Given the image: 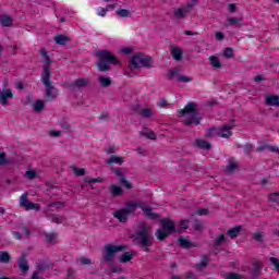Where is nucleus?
<instances>
[{"label":"nucleus","instance_id":"obj_1","mask_svg":"<svg viewBox=\"0 0 279 279\" xmlns=\"http://www.w3.org/2000/svg\"><path fill=\"white\" fill-rule=\"evenodd\" d=\"M39 56L44 58L45 62L43 65V72H41V82L44 86H46V97L48 101H53L58 97V89L56 86L51 84V58H49V53L47 52V49L41 48L39 50Z\"/></svg>","mask_w":279,"mask_h":279},{"label":"nucleus","instance_id":"obj_2","mask_svg":"<svg viewBox=\"0 0 279 279\" xmlns=\"http://www.w3.org/2000/svg\"><path fill=\"white\" fill-rule=\"evenodd\" d=\"M128 250L126 245H114L108 243L102 248L101 264L106 263L111 269V274H123V267L121 265L114 264V257L119 252Z\"/></svg>","mask_w":279,"mask_h":279},{"label":"nucleus","instance_id":"obj_3","mask_svg":"<svg viewBox=\"0 0 279 279\" xmlns=\"http://www.w3.org/2000/svg\"><path fill=\"white\" fill-rule=\"evenodd\" d=\"M199 105L195 102H189L185 105L183 109L179 111V113L182 117H186L185 120L183 121V124L186 125V128H190V125H199L202 123V117H199Z\"/></svg>","mask_w":279,"mask_h":279},{"label":"nucleus","instance_id":"obj_4","mask_svg":"<svg viewBox=\"0 0 279 279\" xmlns=\"http://www.w3.org/2000/svg\"><path fill=\"white\" fill-rule=\"evenodd\" d=\"M96 58L99 60L96 66L100 73H108L111 70V64H119V59L110 50L96 51Z\"/></svg>","mask_w":279,"mask_h":279},{"label":"nucleus","instance_id":"obj_5","mask_svg":"<svg viewBox=\"0 0 279 279\" xmlns=\"http://www.w3.org/2000/svg\"><path fill=\"white\" fill-rule=\"evenodd\" d=\"M134 239L140 247H145V252H149V247L154 245V235L147 226L143 225L141 231H136Z\"/></svg>","mask_w":279,"mask_h":279},{"label":"nucleus","instance_id":"obj_6","mask_svg":"<svg viewBox=\"0 0 279 279\" xmlns=\"http://www.w3.org/2000/svg\"><path fill=\"white\" fill-rule=\"evenodd\" d=\"M160 226L161 228H159L156 232V236L158 241H165L167 236H169L170 234H173V232H177L175 223L173 222V220L169 218L161 219Z\"/></svg>","mask_w":279,"mask_h":279},{"label":"nucleus","instance_id":"obj_7","mask_svg":"<svg viewBox=\"0 0 279 279\" xmlns=\"http://www.w3.org/2000/svg\"><path fill=\"white\" fill-rule=\"evenodd\" d=\"M138 206H142L141 203L131 202L125 205L124 208L114 211L113 217L120 221V223H126L130 215L135 213Z\"/></svg>","mask_w":279,"mask_h":279},{"label":"nucleus","instance_id":"obj_8","mask_svg":"<svg viewBox=\"0 0 279 279\" xmlns=\"http://www.w3.org/2000/svg\"><path fill=\"white\" fill-rule=\"evenodd\" d=\"M130 64L131 69H141V66L151 69V57L137 52L132 57Z\"/></svg>","mask_w":279,"mask_h":279},{"label":"nucleus","instance_id":"obj_9","mask_svg":"<svg viewBox=\"0 0 279 279\" xmlns=\"http://www.w3.org/2000/svg\"><path fill=\"white\" fill-rule=\"evenodd\" d=\"M20 206L21 208H25V210H40V205L31 202L29 198H27V193L20 197Z\"/></svg>","mask_w":279,"mask_h":279},{"label":"nucleus","instance_id":"obj_10","mask_svg":"<svg viewBox=\"0 0 279 279\" xmlns=\"http://www.w3.org/2000/svg\"><path fill=\"white\" fill-rule=\"evenodd\" d=\"M88 84H90V78H77L75 82L69 83L68 88L70 90H81V88L88 86Z\"/></svg>","mask_w":279,"mask_h":279},{"label":"nucleus","instance_id":"obj_11","mask_svg":"<svg viewBox=\"0 0 279 279\" xmlns=\"http://www.w3.org/2000/svg\"><path fill=\"white\" fill-rule=\"evenodd\" d=\"M110 171L116 173L118 178H120V184L125 186V189H132V183L125 179V174L123 173V169L121 168H111Z\"/></svg>","mask_w":279,"mask_h":279},{"label":"nucleus","instance_id":"obj_12","mask_svg":"<svg viewBox=\"0 0 279 279\" xmlns=\"http://www.w3.org/2000/svg\"><path fill=\"white\" fill-rule=\"evenodd\" d=\"M232 128H234V125H225L217 129L216 136H220L221 138H230V136H232Z\"/></svg>","mask_w":279,"mask_h":279},{"label":"nucleus","instance_id":"obj_13","mask_svg":"<svg viewBox=\"0 0 279 279\" xmlns=\"http://www.w3.org/2000/svg\"><path fill=\"white\" fill-rule=\"evenodd\" d=\"M17 267L21 269L22 274H27L29 271V264L27 263V254L23 253L17 260Z\"/></svg>","mask_w":279,"mask_h":279},{"label":"nucleus","instance_id":"obj_14","mask_svg":"<svg viewBox=\"0 0 279 279\" xmlns=\"http://www.w3.org/2000/svg\"><path fill=\"white\" fill-rule=\"evenodd\" d=\"M14 94L10 89L0 90V104L1 106H5L8 104V99H12Z\"/></svg>","mask_w":279,"mask_h":279},{"label":"nucleus","instance_id":"obj_15","mask_svg":"<svg viewBox=\"0 0 279 279\" xmlns=\"http://www.w3.org/2000/svg\"><path fill=\"white\" fill-rule=\"evenodd\" d=\"M193 147H198V149H205L206 151L213 149V145L210 143L199 138L195 140V142L193 143Z\"/></svg>","mask_w":279,"mask_h":279},{"label":"nucleus","instance_id":"obj_16","mask_svg":"<svg viewBox=\"0 0 279 279\" xmlns=\"http://www.w3.org/2000/svg\"><path fill=\"white\" fill-rule=\"evenodd\" d=\"M38 271H47L49 269H53V263L49 259H43L41 262L37 263Z\"/></svg>","mask_w":279,"mask_h":279},{"label":"nucleus","instance_id":"obj_17","mask_svg":"<svg viewBox=\"0 0 279 279\" xmlns=\"http://www.w3.org/2000/svg\"><path fill=\"white\" fill-rule=\"evenodd\" d=\"M241 21H243V17H228L225 26L226 27H241Z\"/></svg>","mask_w":279,"mask_h":279},{"label":"nucleus","instance_id":"obj_18","mask_svg":"<svg viewBox=\"0 0 279 279\" xmlns=\"http://www.w3.org/2000/svg\"><path fill=\"white\" fill-rule=\"evenodd\" d=\"M137 208H142L143 213L148 217V219H158V214H154L150 207H146L141 203V206H137Z\"/></svg>","mask_w":279,"mask_h":279},{"label":"nucleus","instance_id":"obj_19","mask_svg":"<svg viewBox=\"0 0 279 279\" xmlns=\"http://www.w3.org/2000/svg\"><path fill=\"white\" fill-rule=\"evenodd\" d=\"M241 230H243L242 226H235L227 231V236H230V239H236V236L241 234Z\"/></svg>","mask_w":279,"mask_h":279},{"label":"nucleus","instance_id":"obj_20","mask_svg":"<svg viewBox=\"0 0 279 279\" xmlns=\"http://www.w3.org/2000/svg\"><path fill=\"white\" fill-rule=\"evenodd\" d=\"M46 243H48V245H56V243H58L57 239H58V233H44Z\"/></svg>","mask_w":279,"mask_h":279},{"label":"nucleus","instance_id":"obj_21","mask_svg":"<svg viewBox=\"0 0 279 279\" xmlns=\"http://www.w3.org/2000/svg\"><path fill=\"white\" fill-rule=\"evenodd\" d=\"M209 262L210 259L208 258V255H202L201 263L196 264L195 267L198 271H202V269H206L208 267Z\"/></svg>","mask_w":279,"mask_h":279},{"label":"nucleus","instance_id":"obj_22","mask_svg":"<svg viewBox=\"0 0 279 279\" xmlns=\"http://www.w3.org/2000/svg\"><path fill=\"white\" fill-rule=\"evenodd\" d=\"M236 169H239V165L236 163V161H234V159H229L228 166L225 169L226 173H234Z\"/></svg>","mask_w":279,"mask_h":279},{"label":"nucleus","instance_id":"obj_23","mask_svg":"<svg viewBox=\"0 0 279 279\" xmlns=\"http://www.w3.org/2000/svg\"><path fill=\"white\" fill-rule=\"evenodd\" d=\"M140 134L141 136H145V138H149L150 141H156L157 138L156 133L147 128H144Z\"/></svg>","mask_w":279,"mask_h":279},{"label":"nucleus","instance_id":"obj_24","mask_svg":"<svg viewBox=\"0 0 279 279\" xmlns=\"http://www.w3.org/2000/svg\"><path fill=\"white\" fill-rule=\"evenodd\" d=\"M189 8H179L174 9V16L175 19H186V14H189Z\"/></svg>","mask_w":279,"mask_h":279},{"label":"nucleus","instance_id":"obj_25","mask_svg":"<svg viewBox=\"0 0 279 279\" xmlns=\"http://www.w3.org/2000/svg\"><path fill=\"white\" fill-rule=\"evenodd\" d=\"M109 193H111L112 197H119L120 195H123V189H121V186L111 184L109 186Z\"/></svg>","mask_w":279,"mask_h":279},{"label":"nucleus","instance_id":"obj_26","mask_svg":"<svg viewBox=\"0 0 279 279\" xmlns=\"http://www.w3.org/2000/svg\"><path fill=\"white\" fill-rule=\"evenodd\" d=\"M0 24L2 27H12V16L8 14L1 15Z\"/></svg>","mask_w":279,"mask_h":279},{"label":"nucleus","instance_id":"obj_27","mask_svg":"<svg viewBox=\"0 0 279 279\" xmlns=\"http://www.w3.org/2000/svg\"><path fill=\"white\" fill-rule=\"evenodd\" d=\"M54 43H57V45H66V43H71V37L66 36V35H57L54 37Z\"/></svg>","mask_w":279,"mask_h":279},{"label":"nucleus","instance_id":"obj_28","mask_svg":"<svg viewBox=\"0 0 279 279\" xmlns=\"http://www.w3.org/2000/svg\"><path fill=\"white\" fill-rule=\"evenodd\" d=\"M266 106H279V96H276V95L266 96Z\"/></svg>","mask_w":279,"mask_h":279},{"label":"nucleus","instance_id":"obj_29","mask_svg":"<svg viewBox=\"0 0 279 279\" xmlns=\"http://www.w3.org/2000/svg\"><path fill=\"white\" fill-rule=\"evenodd\" d=\"M170 53H171L173 60H177V61L182 60V49L180 47L171 48Z\"/></svg>","mask_w":279,"mask_h":279},{"label":"nucleus","instance_id":"obj_30","mask_svg":"<svg viewBox=\"0 0 279 279\" xmlns=\"http://www.w3.org/2000/svg\"><path fill=\"white\" fill-rule=\"evenodd\" d=\"M178 242H179V245H181L184 250H191V247H195V244H193V242L182 236L179 238Z\"/></svg>","mask_w":279,"mask_h":279},{"label":"nucleus","instance_id":"obj_31","mask_svg":"<svg viewBox=\"0 0 279 279\" xmlns=\"http://www.w3.org/2000/svg\"><path fill=\"white\" fill-rule=\"evenodd\" d=\"M106 162L107 165H123L124 160L122 157H119L117 155H111Z\"/></svg>","mask_w":279,"mask_h":279},{"label":"nucleus","instance_id":"obj_32","mask_svg":"<svg viewBox=\"0 0 279 279\" xmlns=\"http://www.w3.org/2000/svg\"><path fill=\"white\" fill-rule=\"evenodd\" d=\"M257 151H279V149L277 148V147H275V146H270L269 144H259L258 146H257V149H256Z\"/></svg>","mask_w":279,"mask_h":279},{"label":"nucleus","instance_id":"obj_33","mask_svg":"<svg viewBox=\"0 0 279 279\" xmlns=\"http://www.w3.org/2000/svg\"><path fill=\"white\" fill-rule=\"evenodd\" d=\"M134 258V253L132 252H125L120 256L119 263H130Z\"/></svg>","mask_w":279,"mask_h":279},{"label":"nucleus","instance_id":"obj_34","mask_svg":"<svg viewBox=\"0 0 279 279\" xmlns=\"http://www.w3.org/2000/svg\"><path fill=\"white\" fill-rule=\"evenodd\" d=\"M209 64L214 66V69H221V61L216 56L209 57Z\"/></svg>","mask_w":279,"mask_h":279},{"label":"nucleus","instance_id":"obj_35","mask_svg":"<svg viewBox=\"0 0 279 279\" xmlns=\"http://www.w3.org/2000/svg\"><path fill=\"white\" fill-rule=\"evenodd\" d=\"M98 82L100 86H104V88H108V86H112V80H110V77L99 76Z\"/></svg>","mask_w":279,"mask_h":279},{"label":"nucleus","instance_id":"obj_36","mask_svg":"<svg viewBox=\"0 0 279 279\" xmlns=\"http://www.w3.org/2000/svg\"><path fill=\"white\" fill-rule=\"evenodd\" d=\"M11 258L12 257L10 256V253H8V251L0 252V263L8 265V263H10Z\"/></svg>","mask_w":279,"mask_h":279},{"label":"nucleus","instance_id":"obj_37","mask_svg":"<svg viewBox=\"0 0 279 279\" xmlns=\"http://www.w3.org/2000/svg\"><path fill=\"white\" fill-rule=\"evenodd\" d=\"M140 117H144V119H149L150 117H154V112L149 108H144L137 112Z\"/></svg>","mask_w":279,"mask_h":279},{"label":"nucleus","instance_id":"obj_38","mask_svg":"<svg viewBox=\"0 0 279 279\" xmlns=\"http://www.w3.org/2000/svg\"><path fill=\"white\" fill-rule=\"evenodd\" d=\"M34 112H43L45 110V102L43 100H36L33 105Z\"/></svg>","mask_w":279,"mask_h":279},{"label":"nucleus","instance_id":"obj_39","mask_svg":"<svg viewBox=\"0 0 279 279\" xmlns=\"http://www.w3.org/2000/svg\"><path fill=\"white\" fill-rule=\"evenodd\" d=\"M12 165V160L5 158V153H0V167Z\"/></svg>","mask_w":279,"mask_h":279},{"label":"nucleus","instance_id":"obj_40","mask_svg":"<svg viewBox=\"0 0 279 279\" xmlns=\"http://www.w3.org/2000/svg\"><path fill=\"white\" fill-rule=\"evenodd\" d=\"M227 239L226 235L220 234L216 236V242H215V247H221V245H223V243H226Z\"/></svg>","mask_w":279,"mask_h":279},{"label":"nucleus","instance_id":"obj_41","mask_svg":"<svg viewBox=\"0 0 279 279\" xmlns=\"http://www.w3.org/2000/svg\"><path fill=\"white\" fill-rule=\"evenodd\" d=\"M168 77H169V80H173V77H178V80H180V69L174 68V69L170 70L168 73Z\"/></svg>","mask_w":279,"mask_h":279},{"label":"nucleus","instance_id":"obj_42","mask_svg":"<svg viewBox=\"0 0 279 279\" xmlns=\"http://www.w3.org/2000/svg\"><path fill=\"white\" fill-rule=\"evenodd\" d=\"M117 15L120 16L121 19H128V16H130V10L120 9L117 11Z\"/></svg>","mask_w":279,"mask_h":279},{"label":"nucleus","instance_id":"obj_43","mask_svg":"<svg viewBox=\"0 0 279 279\" xmlns=\"http://www.w3.org/2000/svg\"><path fill=\"white\" fill-rule=\"evenodd\" d=\"M72 171L78 177L86 175V170L84 168L72 167Z\"/></svg>","mask_w":279,"mask_h":279},{"label":"nucleus","instance_id":"obj_44","mask_svg":"<svg viewBox=\"0 0 279 279\" xmlns=\"http://www.w3.org/2000/svg\"><path fill=\"white\" fill-rule=\"evenodd\" d=\"M184 230H189V226H186V220H182L180 222V229H177L175 232H179V234H182V232H184Z\"/></svg>","mask_w":279,"mask_h":279},{"label":"nucleus","instance_id":"obj_45","mask_svg":"<svg viewBox=\"0 0 279 279\" xmlns=\"http://www.w3.org/2000/svg\"><path fill=\"white\" fill-rule=\"evenodd\" d=\"M225 58H234V50L232 48H225Z\"/></svg>","mask_w":279,"mask_h":279},{"label":"nucleus","instance_id":"obj_46","mask_svg":"<svg viewBox=\"0 0 279 279\" xmlns=\"http://www.w3.org/2000/svg\"><path fill=\"white\" fill-rule=\"evenodd\" d=\"M226 279H243V277H241V275H239L236 272H229L227 275Z\"/></svg>","mask_w":279,"mask_h":279},{"label":"nucleus","instance_id":"obj_47","mask_svg":"<svg viewBox=\"0 0 279 279\" xmlns=\"http://www.w3.org/2000/svg\"><path fill=\"white\" fill-rule=\"evenodd\" d=\"M254 149V146L252 144L244 145V153L250 156L252 154V150Z\"/></svg>","mask_w":279,"mask_h":279},{"label":"nucleus","instance_id":"obj_48","mask_svg":"<svg viewBox=\"0 0 279 279\" xmlns=\"http://www.w3.org/2000/svg\"><path fill=\"white\" fill-rule=\"evenodd\" d=\"M215 134H217V129L216 128H210L206 134L207 138H213V136H215Z\"/></svg>","mask_w":279,"mask_h":279},{"label":"nucleus","instance_id":"obj_49","mask_svg":"<svg viewBox=\"0 0 279 279\" xmlns=\"http://www.w3.org/2000/svg\"><path fill=\"white\" fill-rule=\"evenodd\" d=\"M195 215H198L199 217L204 215H208V208H201L195 211Z\"/></svg>","mask_w":279,"mask_h":279},{"label":"nucleus","instance_id":"obj_50","mask_svg":"<svg viewBox=\"0 0 279 279\" xmlns=\"http://www.w3.org/2000/svg\"><path fill=\"white\" fill-rule=\"evenodd\" d=\"M271 265L275 266L276 270L279 271V260L276 257H270Z\"/></svg>","mask_w":279,"mask_h":279},{"label":"nucleus","instance_id":"obj_51","mask_svg":"<svg viewBox=\"0 0 279 279\" xmlns=\"http://www.w3.org/2000/svg\"><path fill=\"white\" fill-rule=\"evenodd\" d=\"M26 178H28V180H34L36 178V171L34 170L26 171Z\"/></svg>","mask_w":279,"mask_h":279},{"label":"nucleus","instance_id":"obj_52","mask_svg":"<svg viewBox=\"0 0 279 279\" xmlns=\"http://www.w3.org/2000/svg\"><path fill=\"white\" fill-rule=\"evenodd\" d=\"M268 199L269 202H279V193L270 194Z\"/></svg>","mask_w":279,"mask_h":279},{"label":"nucleus","instance_id":"obj_53","mask_svg":"<svg viewBox=\"0 0 279 279\" xmlns=\"http://www.w3.org/2000/svg\"><path fill=\"white\" fill-rule=\"evenodd\" d=\"M51 219H52L53 223H62V221H64L63 217H58L56 215H52Z\"/></svg>","mask_w":279,"mask_h":279},{"label":"nucleus","instance_id":"obj_54","mask_svg":"<svg viewBox=\"0 0 279 279\" xmlns=\"http://www.w3.org/2000/svg\"><path fill=\"white\" fill-rule=\"evenodd\" d=\"M179 82L189 83V82H193V78H191V77H189V76H182V75H180V76H179Z\"/></svg>","mask_w":279,"mask_h":279},{"label":"nucleus","instance_id":"obj_55","mask_svg":"<svg viewBox=\"0 0 279 279\" xmlns=\"http://www.w3.org/2000/svg\"><path fill=\"white\" fill-rule=\"evenodd\" d=\"M60 125H61L62 130H66V131L71 130V124H69V122H66L64 120L61 121Z\"/></svg>","mask_w":279,"mask_h":279},{"label":"nucleus","instance_id":"obj_56","mask_svg":"<svg viewBox=\"0 0 279 279\" xmlns=\"http://www.w3.org/2000/svg\"><path fill=\"white\" fill-rule=\"evenodd\" d=\"M193 228L194 230H202V222L199 220H194Z\"/></svg>","mask_w":279,"mask_h":279},{"label":"nucleus","instance_id":"obj_57","mask_svg":"<svg viewBox=\"0 0 279 279\" xmlns=\"http://www.w3.org/2000/svg\"><path fill=\"white\" fill-rule=\"evenodd\" d=\"M254 239L255 241H257L258 243H262L263 241V232H257L254 234Z\"/></svg>","mask_w":279,"mask_h":279},{"label":"nucleus","instance_id":"obj_58","mask_svg":"<svg viewBox=\"0 0 279 279\" xmlns=\"http://www.w3.org/2000/svg\"><path fill=\"white\" fill-rule=\"evenodd\" d=\"M196 3H197V0H192L184 8H187V10L191 11V9H193L196 5Z\"/></svg>","mask_w":279,"mask_h":279},{"label":"nucleus","instance_id":"obj_59","mask_svg":"<svg viewBox=\"0 0 279 279\" xmlns=\"http://www.w3.org/2000/svg\"><path fill=\"white\" fill-rule=\"evenodd\" d=\"M20 229L22 230V232H24V234H26V236H29L32 234V231L25 226L20 227Z\"/></svg>","mask_w":279,"mask_h":279},{"label":"nucleus","instance_id":"obj_60","mask_svg":"<svg viewBox=\"0 0 279 279\" xmlns=\"http://www.w3.org/2000/svg\"><path fill=\"white\" fill-rule=\"evenodd\" d=\"M86 182L87 184H95L97 182H104V180L101 178H96V179L88 180Z\"/></svg>","mask_w":279,"mask_h":279},{"label":"nucleus","instance_id":"obj_61","mask_svg":"<svg viewBox=\"0 0 279 279\" xmlns=\"http://www.w3.org/2000/svg\"><path fill=\"white\" fill-rule=\"evenodd\" d=\"M228 10L229 12H236V4L234 3L228 4Z\"/></svg>","mask_w":279,"mask_h":279},{"label":"nucleus","instance_id":"obj_62","mask_svg":"<svg viewBox=\"0 0 279 279\" xmlns=\"http://www.w3.org/2000/svg\"><path fill=\"white\" fill-rule=\"evenodd\" d=\"M223 38H226L223 33H221V32L216 33V40H223Z\"/></svg>","mask_w":279,"mask_h":279},{"label":"nucleus","instance_id":"obj_63","mask_svg":"<svg viewBox=\"0 0 279 279\" xmlns=\"http://www.w3.org/2000/svg\"><path fill=\"white\" fill-rule=\"evenodd\" d=\"M49 134L52 137H58L62 134V132H60V131H50Z\"/></svg>","mask_w":279,"mask_h":279},{"label":"nucleus","instance_id":"obj_64","mask_svg":"<svg viewBox=\"0 0 279 279\" xmlns=\"http://www.w3.org/2000/svg\"><path fill=\"white\" fill-rule=\"evenodd\" d=\"M81 264L82 265H90V259L89 258H81Z\"/></svg>","mask_w":279,"mask_h":279}]
</instances>
